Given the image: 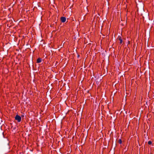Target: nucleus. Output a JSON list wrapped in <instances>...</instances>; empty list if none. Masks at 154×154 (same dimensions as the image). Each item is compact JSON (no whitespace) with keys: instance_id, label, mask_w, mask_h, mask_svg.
<instances>
[{"instance_id":"nucleus-1","label":"nucleus","mask_w":154,"mask_h":154,"mask_svg":"<svg viewBox=\"0 0 154 154\" xmlns=\"http://www.w3.org/2000/svg\"><path fill=\"white\" fill-rule=\"evenodd\" d=\"M21 117L17 115L15 117V120L17 121L18 122L21 121Z\"/></svg>"},{"instance_id":"nucleus-2","label":"nucleus","mask_w":154,"mask_h":154,"mask_svg":"<svg viewBox=\"0 0 154 154\" xmlns=\"http://www.w3.org/2000/svg\"><path fill=\"white\" fill-rule=\"evenodd\" d=\"M61 21L63 23L65 22L66 21V18L64 17H61Z\"/></svg>"},{"instance_id":"nucleus-3","label":"nucleus","mask_w":154,"mask_h":154,"mask_svg":"<svg viewBox=\"0 0 154 154\" xmlns=\"http://www.w3.org/2000/svg\"><path fill=\"white\" fill-rule=\"evenodd\" d=\"M42 60L41 58H38L37 60V63H39L41 62V61H42Z\"/></svg>"},{"instance_id":"nucleus-4","label":"nucleus","mask_w":154,"mask_h":154,"mask_svg":"<svg viewBox=\"0 0 154 154\" xmlns=\"http://www.w3.org/2000/svg\"><path fill=\"white\" fill-rule=\"evenodd\" d=\"M118 38H119V41H120V44H122V39L121 38V37H118Z\"/></svg>"},{"instance_id":"nucleus-5","label":"nucleus","mask_w":154,"mask_h":154,"mask_svg":"<svg viewBox=\"0 0 154 154\" xmlns=\"http://www.w3.org/2000/svg\"><path fill=\"white\" fill-rule=\"evenodd\" d=\"M148 143L149 145H151L152 144V142L151 141H149L148 142Z\"/></svg>"},{"instance_id":"nucleus-6","label":"nucleus","mask_w":154,"mask_h":154,"mask_svg":"<svg viewBox=\"0 0 154 154\" xmlns=\"http://www.w3.org/2000/svg\"><path fill=\"white\" fill-rule=\"evenodd\" d=\"M119 143H120V144H121L122 143V141L121 140V139H120L119 141Z\"/></svg>"},{"instance_id":"nucleus-7","label":"nucleus","mask_w":154,"mask_h":154,"mask_svg":"<svg viewBox=\"0 0 154 154\" xmlns=\"http://www.w3.org/2000/svg\"><path fill=\"white\" fill-rule=\"evenodd\" d=\"M22 116H23V117H24V115H22Z\"/></svg>"},{"instance_id":"nucleus-8","label":"nucleus","mask_w":154,"mask_h":154,"mask_svg":"<svg viewBox=\"0 0 154 154\" xmlns=\"http://www.w3.org/2000/svg\"><path fill=\"white\" fill-rule=\"evenodd\" d=\"M15 128H14V129Z\"/></svg>"}]
</instances>
